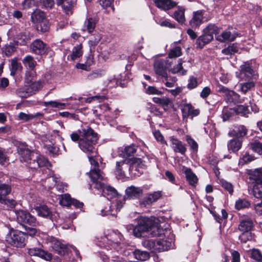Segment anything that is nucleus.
Returning <instances> with one entry per match:
<instances>
[{
  "instance_id": "f257e3e1",
  "label": "nucleus",
  "mask_w": 262,
  "mask_h": 262,
  "mask_svg": "<svg viewBox=\"0 0 262 262\" xmlns=\"http://www.w3.org/2000/svg\"><path fill=\"white\" fill-rule=\"evenodd\" d=\"M26 232H22L17 230L12 229L7 235V243L16 248L24 247L27 242L28 235L34 236L37 233L35 228H26Z\"/></svg>"
},
{
  "instance_id": "f03ea898",
  "label": "nucleus",
  "mask_w": 262,
  "mask_h": 262,
  "mask_svg": "<svg viewBox=\"0 0 262 262\" xmlns=\"http://www.w3.org/2000/svg\"><path fill=\"white\" fill-rule=\"evenodd\" d=\"M99 190H102V195L107 198L108 200L117 198L115 200V202L113 203L111 205L109 206V210H102L103 215H115V213L114 212V209L115 208V212L119 211L120 209L123 207L124 204L123 199L121 196L118 195L117 190L113 187L110 185H107L104 183L103 184V186Z\"/></svg>"
},
{
  "instance_id": "7ed1b4c3",
  "label": "nucleus",
  "mask_w": 262,
  "mask_h": 262,
  "mask_svg": "<svg viewBox=\"0 0 262 262\" xmlns=\"http://www.w3.org/2000/svg\"><path fill=\"white\" fill-rule=\"evenodd\" d=\"M97 140V135L92 129H83L78 146L83 152L88 154H93L95 151V145Z\"/></svg>"
},
{
  "instance_id": "20e7f679",
  "label": "nucleus",
  "mask_w": 262,
  "mask_h": 262,
  "mask_svg": "<svg viewBox=\"0 0 262 262\" xmlns=\"http://www.w3.org/2000/svg\"><path fill=\"white\" fill-rule=\"evenodd\" d=\"M17 222L25 227V229L28 228H34L38 223L35 216L29 212L24 210H15L14 211Z\"/></svg>"
},
{
  "instance_id": "39448f33",
  "label": "nucleus",
  "mask_w": 262,
  "mask_h": 262,
  "mask_svg": "<svg viewBox=\"0 0 262 262\" xmlns=\"http://www.w3.org/2000/svg\"><path fill=\"white\" fill-rule=\"evenodd\" d=\"M151 225V219L143 216L139 218L137 225L133 229L134 235L137 237L148 236Z\"/></svg>"
},
{
  "instance_id": "423d86ee",
  "label": "nucleus",
  "mask_w": 262,
  "mask_h": 262,
  "mask_svg": "<svg viewBox=\"0 0 262 262\" xmlns=\"http://www.w3.org/2000/svg\"><path fill=\"white\" fill-rule=\"evenodd\" d=\"M46 242L53 250L60 255H64L68 252L67 246L62 244L60 241L53 236H47Z\"/></svg>"
},
{
  "instance_id": "0eeeda50",
  "label": "nucleus",
  "mask_w": 262,
  "mask_h": 262,
  "mask_svg": "<svg viewBox=\"0 0 262 262\" xmlns=\"http://www.w3.org/2000/svg\"><path fill=\"white\" fill-rule=\"evenodd\" d=\"M31 20L34 23L40 24L41 31L46 32L48 30L49 28L48 23L46 20V15L43 11L36 9L31 14Z\"/></svg>"
},
{
  "instance_id": "6e6552de",
  "label": "nucleus",
  "mask_w": 262,
  "mask_h": 262,
  "mask_svg": "<svg viewBox=\"0 0 262 262\" xmlns=\"http://www.w3.org/2000/svg\"><path fill=\"white\" fill-rule=\"evenodd\" d=\"M219 92L223 94L224 99L227 103L236 104L242 102L239 95L225 86H222L220 87Z\"/></svg>"
},
{
  "instance_id": "1a4fd4ad",
  "label": "nucleus",
  "mask_w": 262,
  "mask_h": 262,
  "mask_svg": "<svg viewBox=\"0 0 262 262\" xmlns=\"http://www.w3.org/2000/svg\"><path fill=\"white\" fill-rule=\"evenodd\" d=\"M30 49L34 54L41 55L48 53L49 47L42 40L36 39L30 45Z\"/></svg>"
},
{
  "instance_id": "9d476101",
  "label": "nucleus",
  "mask_w": 262,
  "mask_h": 262,
  "mask_svg": "<svg viewBox=\"0 0 262 262\" xmlns=\"http://www.w3.org/2000/svg\"><path fill=\"white\" fill-rule=\"evenodd\" d=\"M181 110L182 113L183 120H187L189 117L192 119L193 117L198 116L200 114L199 109H195L190 103H184L181 105Z\"/></svg>"
},
{
  "instance_id": "9b49d317",
  "label": "nucleus",
  "mask_w": 262,
  "mask_h": 262,
  "mask_svg": "<svg viewBox=\"0 0 262 262\" xmlns=\"http://www.w3.org/2000/svg\"><path fill=\"white\" fill-rule=\"evenodd\" d=\"M103 173L99 169H91L89 172V176L92 181L95 184L94 187L99 190L103 186V184L101 181L103 180Z\"/></svg>"
},
{
  "instance_id": "f8f14e48",
  "label": "nucleus",
  "mask_w": 262,
  "mask_h": 262,
  "mask_svg": "<svg viewBox=\"0 0 262 262\" xmlns=\"http://www.w3.org/2000/svg\"><path fill=\"white\" fill-rule=\"evenodd\" d=\"M17 151L23 160L28 163L34 158V154L28 148L27 145H21L18 147Z\"/></svg>"
},
{
  "instance_id": "ddd939ff",
  "label": "nucleus",
  "mask_w": 262,
  "mask_h": 262,
  "mask_svg": "<svg viewBox=\"0 0 262 262\" xmlns=\"http://www.w3.org/2000/svg\"><path fill=\"white\" fill-rule=\"evenodd\" d=\"M154 68L155 73L165 79H168V75L166 72L165 61L163 59L156 60L154 64Z\"/></svg>"
},
{
  "instance_id": "4468645a",
  "label": "nucleus",
  "mask_w": 262,
  "mask_h": 262,
  "mask_svg": "<svg viewBox=\"0 0 262 262\" xmlns=\"http://www.w3.org/2000/svg\"><path fill=\"white\" fill-rule=\"evenodd\" d=\"M36 159H33L32 162H29V165L28 166L32 169H36L37 167H46L49 168L51 166V164L48 161V160L42 156L38 157L35 156L34 158Z\"/></svg>"
},
{
  "instance_id": "2eb2a0df",
  "label": "nucleus",
  "mask_w": 262,
  "mask_h": 262,
  "mask_svg": "<svg viewBox=\"0 0 262 262\" xmlns=\"http://www.w3.org/2000/svg\"><path fill=\"white\" fill-rule=\"evenodd\" d=\"M161 196L160 192H154L145 196L140 202V205L142 207H146L150 206L154 202L157 201Z\"/></svg>"
},
{
  "instance_id": "dca6fc26",
  "label": "nucleus",
  "mask_w": 262,
  "mask_h": 262,
  "mask_svg": "<svg viewBox=\"0 0 262 262\" xmlns=\"http://www.w3.org/2000/svg\"><path fill=\"white\" fill-rule=\"evenodd\" d=\"M127 170H131L129 160L125 159L116 163V167L115 171L116 175L121 177L124 176L125 171Z\"/></svg>"
},
{
  "instance_id": "f3484780",
  "label": "nucleus",
  "mask_w": 262,
  "mask_h": 262,
  "mask_svg": "<svg viewBox=\"0 0 262 262\" xmlns=\"http://www.w3.org/2000/svg\"><path fill=\"white\" fill-rule=\"evenodd\" d=\"M204 12V10H200L192 13V17L189 21L192 27L198 28L203 23Z\"/></svg>"
},
{
  "instance_id": "a211bd4d",
  "label": "nucleus",
  "mask_w": 262,
  "mask_h": 262,
  "mask_svg": "<svg viewBox=\"0 0 262 262\" xmlns=\"http://www.w3.org/2000/svg\"><path fill=\"white\" fill-rule=\"evenodd\" d=\"M28 252L31 256H37L46 260H51L52 258L51 253L38 248L28 249Z\"/></svg>"
},
{
  "instance_id": "6ab92c4d",
  "label": "nucleus",
  "mask_w": 262,
  "mask_h": 262,
  "mask_svg": "<svg viewBox=\"0 0 262 262\" xmlns=\"http://www.w3.org/2000/svg\"><path fill=\"white\" fill-rule=\"evenodd\" d=\"M129 160V165L130 169L132 170L135 169L136 170H139V168H143L146 166L147 163V158L142 156V158H134Z\"/></svg>"
},
{
  "instance_id": "aec40b11",
  "label": "nucleus",
  "mask_w": 262,
  "mask_h": 262,
  "mask_svg": "<svg viewBox=\"0 0 262 262\" xmlns=\"http://www.w3.org/2000/svg\"><path fill=\"white\" fill-rule=\"evenodd\" d=\"M33 209L40 216L49 217L52 215L51 209L46 205L36 204H34Z\"/></svg>"
},
{
  "instance_id": "412c9836",
  "label": "nucleus",
  "mask_w": 262,
  "mask_h": 262,
  "mask_svg": "<svg viewBox=\"0 0 262 262\" xmlns=\"http://www.w3.org/2000/svg\"><path fill=\"white\" fill-rule=\"evenodd\" d=\"M238 36L235 32H231L229 31H224L220 35H217L216 38L220 42L233 41Z\"/></svg>"
},
{
  "instance_id": "4be33fe9",
  "label": "nucleus",
  "mask_w": 262,
  "mask_h": 262,
  "mask_svg": "<svg viewBox=\"0 0 262 262\" xmlns=\"http://www.w3.org/2000/svg\"><path fill=\"white\" fill-rule=\"evenodd\" d=\"M126 194L128 198L135 199L140 197L143 194V189L140 187L131 186L126 188Z\"/></svg>"
},
{
  "instance_id": "5701e85b",
  "label": "nucleus",
  "mask_w": 262,
  "mask_h": 262,
  "mask_svg": "<svg viewBox=\"0 0 262 262\" xmlns=\"http://www.w3.org/2000/svg\"><path fill=\"white\" fill-rule=\"evenodd\" d=\"M170 141L172 144V148L176 152H179L184 155L186 151V148L185 144L176 138H171Z\"/></svg>"
},
{
  "instance_id": "b1692460",
  "label": "nucleus",
  "mask_w": 262,
  "mask_h": 262,
  "mask_svg": "<svg viewBox=\"0 0 262 262\" xmlns=\"http://www.w3.org/2000/svg\"><path fill=\"white\" fill-rule=\"evenodd\" d=\"M184 173L186 175V178L189 185L192 186H195L198 183V179L196 176L192 172L189 168L184 167Z\"/></svg>"
},
{
  "instance_id": "393cba45",
  "label": "nucleus",
  "mask_w": 262,
  "mask_h": 262,
  "mask_svg": "<svg viewBox=\"0 0 262 262\" xmlns=\"http://www.w3.org/2000/svg\"><path fill=\"white\" fill-rule=\"evenodd\" d=\"M98 19L95 17H90L87 18L83 25V30H87L89 33H92L94 30Z\"/></svg>"
},
{
  "instance_id": "a878e982",
  "label": "nucleus",
  "mask_w": 262,
  "mask_h": 262,
  "mask_svg": "<svg viewBox=\"0 0 262 262\" xmlns=\"http://www.w3.org/2000/svg\"><path fill=\"white\" fill-rule=\"evenodd\" d=\"M156 6L163 10H169L177 5V3L171 0H156Z\"/></svg>"
},
{
  "instance_id": "bb28decb",
  "label": "nucleus",
  "mask_w": 262,
  "mask_h": 262,
  "mask_svg": "<svg viewBox=\"0 0 262 262\" xmlns=\"http://www.w3.org/2000/svg\"><path fill=\"white\" fill-rule=\"evenodd\" d=\"M253 72L254 71L249 62H244L243 64L241 66L240 75L241 77L249 78L252 76Z\"/></svg>"
},
{
  "instance_id": "cd10ccee",
  "label": "nucleus",
  "mask_w": 262,
  "mask_h": 262,
  "mask_svg": "<svg viewBox=\"0 0 262 262\" xmlns=\"http://www.w3.org/2000/svg\"><path fill=\"white\" fill-rule=\"evenodd\" d=\"M75 3L74 0H56L57 5L61 6L67 14H69V12L74 7Z\"/></svg>"
},
{
  "instance_id": "c85d7f7f",
  "label": "nucleus",
  "mask_w": 262,
  "mask_h": 262,
  "mask_svg": "<svg viewBox=\"0 0 262 262\" xmlns=\"http://www.w3.org/2000/svg\"><path fill=\"white\" fill-rule=\"evenodd\" d=\"M185 9L184 7H178L172 15V17L175 19L179 23L181 24H184L186 21L185 16Z\"/></svg>"
},
{
  "instance_id": "c756f323",
  "label": "nucleus",
  "mask_w": 262,
  "mask_h": 262,
  "mask_svg": "<svg viewBox=\"0 0 262 262\" xmlns=\"http://www.w3.org/2000/svg\"><path fill=\"white\" fill-rule=\"evenodd\" d=\"M213 39L212 35L207 34L203 32L196 40V45L200 48H203L206 44L210 42Z\"/></svg>"
},
{
  "instance_id": "7c9ffc66",
  "label": "nucleus",
  "mask_w": 262,
  "mask_h": 262,
  "mask_svg": "<svg viewBox=\"0 0 262 262\" xmlns=\"http://www.w3.org/2000/svg\"><path fill=\"white\" fill-rule=\"evenodd\" d=\"M242 145V140L238 138H235L229 141L228 143V148L229 150L235 152L241 148Z\"/></svg>"
},
{
  "instance_id": "2f4dec72",
  "label": "nucleus",
  "mask_w": 262,
  "mask_h": 262,
  "mask_svg": "<svg viewBox=\"0 0 262 262\" xmlns=\"http://www.w3.org/2000/svg\"><path fill=\"white\" fill-rule=\"evenodd\" d=\"M163 230L159 227L158 224L152 220V225L149 229L148 236H160L163 234Z\"/></svg>"
},
{
  "instance_id": "473e14b6",
  "label": "nucleus",
  "mask_w": 262,
  "mask_h": 262,
  "mask_svg": "<svg viewBox=\"0 0 262 262\" xmlns=\"http://www.w3.org/2000/svg\"><path fill=\"white\" fill-rule=\"evenodd\" d=\"M11 191V186L6 184L2 183L0 181V202L5 201L7 195Z\"/></svg>"
},
{
  "instance_id": "72a5a7b5",
  "label": "nucleus",
  "mask_w": 262,
  "mask_h": 262,
  "mask_svg": "<svg viewBox=\"0 0 262 262\" xmlns=\"http://www.w3.org/2000/svg\"><path fill=\"white\" fill-rule=\"evenodd\" d=\"M82 49V46L81 44L75 46L72 50V53L68 56V59L70 58L71 60L74 61L82 56L83 54Z\"/></svg>"
},
{
  "instance_id": "f704fd0d",
  "label": "nucleus",
  "mask_w": 262,
  "mask_h": 262,
  "mask_svg": "<svg viewBox=\"0 0 262 262\" xmlns=\"http://www.w3.org/2000/svg\"><path fill=\"white\" fill-rule=\"evenodd\" d=\"M253 224L251 220L247 219L243 220L240 222L238 226V229L241 232L250 231Z\"/></svg>"
},
{
  "instance_id": "c9c22d12",
  "label": "nucleus",
  "mask_w": 262,
  "mask_h": 262,
  "mask_svg": "<svg viewBox=\"0 0 262 262\" xmlns=\"http://www.w3.org/2000/svg\"><path fill=\"white\" fill-rule=\"evenodd\" d=\"M250 179L254 181V184L262 183V170L256 169L250 174Z\"/></svg>"
},
{
  "instance_id": "e433bc0d",
  "label": "nucleus",
  "mask_w": 262,
  "mask_h": 262,
  "mask_svg": "<svg viewBox=\"0 0 262 262\" xmlns=\"http://www.w3.org/2000/svg\"><path fill=\"white\" fill-rule=\"evenodd\" d=\"M25 66L29 68L31 70H33L37 64L36 61L31 55L26 56L23 60Z\"/></svg>"
},
{
  "instance_id": "4c0bfd02",
  "label": "nucleus",
  "mask_w": 262,
  "mask_h": 262,
  "mask_svg": "<svg viewBox=\"0 0 262 262\" xmlns=\"http://www.w3.org/2000/svg\"><path fill=\"white\" fill-rule=\"evenodd\" d=\"M235 114L241 115L242 116L248 117V115L250 113V111L247 106L244 105H239L234 108Z\"/></svg>"
},
{
  "instance_id": "58836bf2",
  "label": "nucleus",
  "mask_w": 262,
  "mask_h": 262,
  "mask_svg": "<svg viewBox=\"0 0 262 262\" xmlns=\"http://www.w3.org/2000/svg\"><path fill=\"white\" fill-rule=\"evenodd\" d=\"M21 68V63L18 62L16 58L12 59L11 62L10 75L14 76Z\"/></svg>"
},
{
  "instance_id": "ea45409f",
  "label": "nucleus",
  "mask_w": 262,
  "mask_h": 262,
  "mask_svg": "<svg viewBox=\"0 0 262 262\" xmlns=\"http://www.w3.org/2000/svg\"><path fill=\"white\" fill-rule=\"evenodd\" d=\"M72 199L68 193L61 195L59 197V204L63 206L69 207L72 205Z\"/></svg>"
},
{
  "instance_id": "a19ab883",
  "label": "nucleus",
  "mask_w": 262,
  "mask_h": 262,
  "mask_svg": "<svg viewBox=\"0 0 262 262\" xmlns=\"http://www.w3.org/2000/svg\"><path fill=\"white\" fill-rule=\"evenodd\" d=\"M48 153L52 156H57L60 154V149L58 147L54 144H46L44 146Z\"/></svg>"
},
{
  "instance_id": "79ce46f5",
  "label": "nucleus",
  "mask_w": 262,
  "mask_h": 262,
  "mask_svg": "<svg viewBox=\"0 0 262 262\" xmlns=\"http://www.w3.org/2000/svg\"><path fill=\"white\" fill-rule=\"evenodd\" d=\"M252 193L255 198L262 201V183L261 184H254Z\"/></svg>"
},
{
  "instance_id": "37998d69",
  "label": "nucleus",
  "mask_w": 262,
  "mask_h": 262,
  "mask_svg": "<svg viewBox=\"0 0 262 262\" xmlns=\"http://www.w3.org/2000/svg\"><path fill=\"white\" fill-rule=\"evenodd\" d=\"M41 115V114L39 113H37L35 114H26L23 112H20L18 114V117L20 120H23L24 121H28L29 120L33 119L34 118H37Z\"/></svg>"
},
{
  "instance_id": "c03bdc74",
  "label": "nucleus",
  "mask_w": 262,
  "mask_h": 262,
  "mask_svg": "<svg viewBox=\"0 0 262 262\" xmlns=\"http://www.w3.org/2000/svg\"><path fill=\"white\" fill-rule=\"evenodd\" d=\"M138 147L135 145L132 144L131 145L126 146L124 148L122 151L124 156L130 157L134 155L138 149Z\"/></svg>"
},
{
  "instance_id": "a18cd8bd",
  "label": "nucleus",
  "mask_w": 262,
  "mask_h": 262,
  "mask_svg": "<svg viewBox=\"0 0 262 262\" xmlns=\"http://www.w3.org/2000/svg\"><path fill=\"white\" fill-rule=\"evenodd\" d=\"M171 243L166 240H161L157 241V249L159 251H166L170 249Z\"/></svg>"
},
{
  "instance_id": "49530a36",
  "label": "nucleus",
  "mask_w": 262,
  "mask_h": 262,
  "mask_svg": "<svg viewBox=\"0 0 262 262\" xmlns=\"http://www.w3.org/2000/svg\"><path fill=\"white\" fill-rule=\"evenodd\" d=\"M134 254L137 259L141 261L146 260L149 257V253L147 252L139 250H136L134 252Z\"/></svg>"
},
{
  "instance_id": "de8ad7c7",
  "label": "nucleus",
  "mask_w": 262,
  "mask_h": 262,
  "mask_svg": "<svg viewBox=\"0 0 262 262\" xmlns=\"http://www.w3.org/2000/svg\"><path fill=\"white\" fill-rule=\"evenodd\" d=\"M239 86L241 91L245 94L255 86V83L252 81H250L240 83Z\"/></svg>"
},
{
  "instance_id": "09e8293b",
  "label": "nucleus",
  "mask_w": 262,
  "mask_h": 262,
  "mask_svg": "<svg viewBox=\"0 0 262 262\" xmlns=\"http://www.w3.org/2000/svg\"><path fill=\"white\" fill-rule=\"evenodd\" d=\"M250 147L255 152L262 155V143L258 141H255L250 143Z\"/></svg>"
},
{
  "instance_id": "8fccbe9b",
  "label": "nucleus",
  "mask_w": 262,
  "mask_h": 262,
  "mask_svg": "<svg viewBox=\"0 0 262 262\" xmlns=\"http://www.w3.org/2000/svg\"><path fill=\"white\" fill-rule=\"evenodd\" d=\"M235 113L234 108H228V107H224L222 113V118L224 121L228 120Z\"/></svg>"
},
{
  "instance_id": "3c124183",
  "label": "nucleus",
  "mask_w": 262,
  "mask_h": 262,
  "mask_svg": "<svg viewBox=\"0 0 262 262\" xmlns=\"http://www.w3.org/2000/svg\"><path fill=\"white\" fill-rule=\"evenodd\" d=\"M58 182V180L57 178L54 176L49 177L46 179L45 182V186L46 187H48V188L51 189L52 187L55 186Z\"/></svg>"
},
{
  "instance_id": "603ef678",
  "label": "nucleus",
  "mask_w": 262,
  "mask_h": 262,
  "mask_svg": "<svg viewBox=\"0 0 262 262\" xmlns=\"http://www.w3.org/2000/svg\"><path fill=\"white\" fill-rule=\"evenodd\" d=\"M152 101L154 102L159 104L163 106H167L170 102V99L167 97H154Z\"/></svg>"
},
{
  "instance_id": "864d4df0",
  "label": "nucleus",
  "mask_w": 262,
  "mask_h": 262,
  "mask_svg": "<svg viewBox=\"0 0 262 262\" xmlns=\"http://www.w3.org/2000/svg\"><path fill=\"white\" fill-rule=\"evenodd\" d=\"M250 202L245 199H239L235 203V208L238 209H242L244 208H248L250 206Z\"/></svg>"
},
{
  "instance_id": "5fc2aeb1",
  "label": "nucleus",
  "mask_w": 262,
  "mask_h": 262,
  "mask_svg": "<svg viewBox=\"0 0 262 262\" xmlns=\"http://www.w3.org/2000/svg\"><path fill=\"white\" fill-rule=\"evenodd\" d=\"M233 132L237 137H243L247 134V130L244 125H239L235 127Z\"/></svg>"
},
{
  "instance_id": "6e6d98bb",
  "label": "nucleus",
  "mask_w": 262,
  "mask_h": 262,
  "mask_svg": "<svg viewBox=\"0 0 262 262\" xmlns=\"http://www.w3.org/2000/svg\"><path fill=\"white\" fill-rule=\"evenodd\" d=\"M254 160V157L249 155L248 152H246L243 155L242 157L239 159V164L244 165Z\"/></svg>"
},
{
  "instance_id": "4d7b16f0",
  "label": "nucleus",
  "mask_w": 262,
  "mask_h": 262,
  "mask_svg": "<svg viewBox=\"0 0 262 262\" xmlns=\"http://www.w3.org/2000/svg\"><path fill=\"white\" fill-rule=\"evenodd\" d=\"M217 31L218 29L215 25L209 24L203 30V32L207 34L212 35L213 36V34H216Z\"/></svg>"
},
{
  "instance_id": "13d9d810",
  "label": "nucleus",
  "mask_w": 262,
  "mask_h": 262,
  "mask_svg": "<svg viewBox=\"0 0 262 262\" xmlns=\"http://www.w3.org/2000/svg\"><path fill=\"white\" fill-rule=\"evenodd\" d=\"M238 51L237 47L234 45L232 44L229 46L227 48L222 50V52L225 55H232Z\"/></svg>"
},
{
  "instance_id": "bf43d9fd",
  "label": "nucleus",
  "mask_w": 262,
  "mask_h": 262,
  "mask_svg": "<svg viewBox=\"0 0 262 262\" xmlns=\"http://www.w3.org/2000/svg\"><path fill=\"white\" fill-rule=\"evenodd\" d=\"M30 89L29 88H22L16 90V94L20 97L27 98L30 95Z\"/></svg>"
},
{
  "instance_id": "052dcab7",
  "label": "nucleus",
  "mask_w": 262,
  "mask_h": 262,
  "mask_svg": "<svg viewBox=\"0 0 262 262\" xmlns=\"http://www.w3.org/2000/svg\"><path fill=\"white\" fill-rule=\"evenodd\" d=\"M182 54L181 49L180 47H176L169 51L168 56L169 58H176Z\"/></svg>"
},
{
  "instance_id": "680f3d73",
  "label": "nucleus",
  "mask_w": 262,
  "mask_h": 262,
  "mask_svg": "<svg viewBox=\"0 0 262 262\" xmlns=\"http://www.w3.org/2000/svg\"><path fill=\"white\" fill-rule=\"evenodd\" d=\"M243 233L239 236V239L242 243H246L252 238V234L250 231L242 232Z\"/></svg>"
},
{
  "instance_id": "e2e57ef3",
  "label": "nucleus",
  "mask_w": 262,
  "mask_h": 262,
  "mask_svg": "<svg viewBox=\"0 0 262 262\" xmlns=\"http://www.w3.org/2000/svg\"><path fill=\"white\" fill-rule=\"evenodd\" d=\"M101 38V35L100 34H95L89 40V43L91 46H95L99 43Z\"/></svg>"
},
{
  "instance_id": "0e129e2a",
  "label": "nucleus",
  "mask_w": 262,
  "mask_h": 262,
  "mask_svg": "<svg viewBox=\"0 0 262 262\" xmlns=\"http://www.w3.org/2000/svg\"><path fill=\"white\" fill-rule=\"evenodd\" d=\"M221 183L222 186V187L228 192L232 194L233 192V185L231 183L225 181V180H222L221 181Z\"/></svg>"
},
{
  "instance_id": "69168bd1",
  "label": "nucleus",
  "mask_w": 262,
  "mask_h": 262,
  "mask_svg": "<svg viewBox=\"0 0 262 262\" xmlns=\"http://www.w3.org/2000/svg\"><path fill=\"white\" fill-rule=\"evenodd\" d=\"M186 141L189 145L190 146V148L194 151H196L198 148V145L197 143L190 136H187L186 137Z\"/></svg>"
},
{
  "instance_id": "338daca9",
  "label": "nucleus",
  "mask_w": 262,
  "mask_h": 262,
  "mask_svg": "<svg viewBox=\"0 0 262 262\" xmlns=\"http://www.w3.org/2000/svg\"><path fill=\"white\" fill-rule=\"evenodd\" d=\"M251 257L257 261H262V254L259 250L253 249L251 253Z\"/></svg>"
},
{
  "instance_id": "774afa93",
  "label": "nucleus",
  "mask_w": 262,
  "mask_h": 262,
  "mask_svg": "<svg viewBox=\"0 0 262 262\" xmlns=\"http://www.w3.org/2000/svg\"><path fill=\"white\" fill-rule=\"evenodd\" d=\"M3 52L7 56H10L15 51V48L13 45H6L3 48Z\"/></svg>"
}]
</instances>
